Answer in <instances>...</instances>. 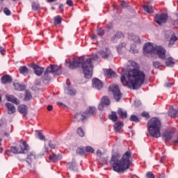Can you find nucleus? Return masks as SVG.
Listing matches in <instances>:
<instances>
[{
	"label": "nucleus",
	"mask_w": 178,
	"mask_h": 178,
	"mask_svg": "<svg viewBox=\"0 0 178 178\" xmlns=\"http://www.w3.org/2000/svg\"><path fill=\"white\" fill-rule=\"evenodd\" d=\"M120 80L123 86L133 88V90H137L144 84L145 73L138 69H134L129 72L122 69Z\"/></svg>",
	"instance_id": "obj_1"
},
{
	"label": "nucleus",
	"mask_w": 178,
	"mask_h": 178,
	"mask_svg": "<svg viewBox=\"0 0 178 178\" xmlns=\"http://www.w3.org/2000/svg\"><path fill=\"white\" fill-rule=\"evenodd\" d=\"M98 60V54H95L92 58L84 60V58H80L79 59H74L70 62V69H76L81 66L84 77L86 79H91L92 77V69H94L93 61Z\"/></svg>",
	"instance_id": "obj_2"
},
{
	"label": "nucleus",
	"mask_w": 178,
	"mask_h": 178,
	"mask_svg": "<svg viewBox=\"0 0 178 178\" xmlns=\"http://www.w3.org/2000/svg\"><path fill=\"white\" fill-rule=\"evenodd\" d=\"M131 162H133L131 152L127 151L123 154L120 160L118 159L117 156H113L110 160V165L114 172H117V173H124L125 170L130 168Z\"/></svg>",
	"instance_id": "obj_3"
},
{
	"label": "nucleus",
	"mask_w": 178,
	"mask_h": 178,
	"mask_svg": "<svg viewBox=\"0 0 178 178\" xmlns=\"http://www.w3.org/2000/svg\"><path fill=\"white\" fill-rule=\"evenodd\" d=\"M162 129V123L161 120L156 118H151L147 122V130L152 137L159 138L161 137V129Z\"/></svg>",
	"instance_id": "obj_4"
},
{
	"label": "nucleus",
	"mask_w": 178,
	"mask_h": 178,
	"mask_svg": "<svg viewBox=\"0 0 178 178\" xmlns=\"http://www.w3.org/2000/svg\"><path fill=\"white\" fill-rule=\"evenodd\" d=\"M143 54H150V55H158L160 59H165L166 50L161 46H155L152 43H146L143 46Z\"/></svg>",
	"instance_id": "obj_5"
},
{
	"label": "nucleus",
	"mask_w": 178,
	"mask_h": 178,
	"mask_svg": "<svg viewBox=\"0 0 178 178\" xmlns=\"http://www.w3.org/2000/svg\"><path fill=\"white\" fill-rule=\"evenodd\" d=\"M51 73L54 76H59L62 74V69L60 67L56 65H51L47 67L42 76L44 84H48V83L51 81V76H49V74Z\"/></svg>",
	"instance_id": "obj_6"
},
{
	"label": "nucleus",
	"mask_w": 178,
	"mask_h": 178,
	"mask_svg": "<svg viewBox=\"0 0 178 178\" xmlns=\"http://www.w3.org/2000/svg\"><path fill=\"white\" fill-rule=\"evenodd\" d=\"M110 91L113 92L114 99L117 101V102H119L120 99H122V92H120V90L119 89V86L118 85H111L109 87Z\"/></svg>",
	"instance_id": "obj_7"
},
{
	"label": "nucleus",
	"mask_w": 178,
	"mask_h": 178,
	"mask_svg": "<svg viewBox=\"0 0 178 178\" xmlns=\"http://www.w3.org/2000/svg\"><path fill=\"white\" fill-rule=\"evenodd\" d=\"M154 21L159 26H162L163 24H165V23L168 22V14L161 13V14L156 15L154 17Z\"/></svg>",
	"instance_id": "obj_8"
},
{
	"label": "nucleus",
	"mask_w": 178,
	"mask_h": 178,
	"mask_svg": "<svg viewBox=\"0 0 178 178\" xmlns=\"http://www.w3.org/2000/svg\"><path fill=\"white\" fill-rule=\"evenodd\" d=\"M109 105H111V100H109V98H108L106 96H104L102 99V102L99 105L98 109L99 111H102L104 106H108Z\"/></svg>",
	"instance_id": "obj_9"
},
{
	"label": "nucleus",
	"mask_w": 178,
	"mask_h": 178,
	"mask_svg": "<svg viewBox=\"0 0 178 178\" xmlns=\"http://www.w3.org/2000/svg\"><path fill=\"white\" fill-rule=\"evenodd\" d=\"M32 69H33L34 73L36 76H42V73H44V70H45L44 67H40L35 64L32 65Z\"/></svg>",
	"instance_id": "obj_10"
},
{
	"label": "nucleus",
	"mask_w": 178,
	"mask_h": 178,
	"mask_svg": "<svg viewBox=\"0 0 178 178\" xmlns=\"http://www.w3.org/2000/svg\"><path fill=\"white\" fill-rule=\"evenodd\" d=\"M17 151H20V154H26L29 151V145L24 142L23 143L19 144L17 146Z\"/></svg>",
	"instance_id": "obj_11"
},
{
	"label": "nucleus",
	"mask_w": 178,
	"mask_h": 178,
	"mask_svg": "<svg viewBox=\"0 0 178 178\" xmlns=\"http://www.w3.org/2000/svg\"><path fill=\"white\" fill-rule=\"evenodd\" d=\"M92 87L94 88H96V90H101V88L104 87V84L102 83V81H101V80L95 78L92 79Z\"/></svg>",
	"instance_id": "obj_12"
},
{
	"label": "nucleus",
	"mask_w": 178,
	"mask_h": 178,
	"mask_svg": "<svg viewBox=\"0 0 178 178\" xmlns=\"http://www.w3.org/2000/svg\"><path fill=\"white\" fill-rule=\"evenodd\" d=\"M86 113H77L74 115V122H83L84 119H87Z\"/></svg>",
	"instance_id": "obj_13"
},
{
	"label": "nucleus",
	"mask_w": 178,
	"mask_h": 178,
	"mask_svg": "<svg viewBox=\"0 0 178 178\" xmlns=\"http://www.w3.org/2000/svg\"><path fill=\"white\" fill-rule=\"evenodd\" d=\"M174 134L172 131H166L163 134V140L168 143V141H170L173 138Z\"/></svg>",
	"instance_id": "obj_14"
},
{
	"label": "nucleus",
	"mask_w": 178,
	"mask_h": 178,
	"mask_svg": "<svg viewBox=\"0 0 178 178\" xmlns=\"http://www.w3.org/2000/svg\"><path fill=\"white\" fill-rule=\"evenodd\" d=\"M99 54L103 59H109V58H112V53L108 49H106L104 51H100Z\"/></svg>",
	"instance_id": "obj_15"
},
{
	"label": "nucleus",
	"mask_w": 178,
	"mask_h": 178,
	"mask_svg": "<svg viewBox=\"0 0 178 178\" xmlns=\"http://www.w3.org/2000/svg\"><path fill=\"white\" fill-rule=\"evenodd\" d=\"M6 107L8 115H13V113H16V108L12 103H6Z\"/></svg>",
	"instance_id": "obj_16"
},
{
	"label": "nucleus",
	"mask_w": 178,
	"mask_h": 178,
	"mask_svg": "<svg viewBox=\"0 0 178 178\" xmlns=\"http://www.w3.org/2000/svg\"><path fill=\"white\" fill-rule=\"evenodd\" d=\"M6 98L7 101L9 102H13V104H15V105H19L20 104V100H19L17 97H15L13 95H6Z\"/></svg>",
	"instance_id": "obj_17"
},
{
	"label": "nucleus",
	"mask_w": 178,
	"mask_h": 178,
	"mask_svg": "<svg viewBox=\"0 0 178 178\" xmlns=\"http://www.w3.org/2000/svg\"><path fill=\"white\" fill-rule=\"evenodd\" d=\"M97 113V108L95 107H89L86 111L85 115H86L87 118H90V116H93Z\"/></svg>",
	"instance_id": "obj_18"
},
{
	"label": "nucleus",
	"mask_w": 178,
	"mask_h": 178,
	"mask_svg": "<svg viewBox=\"0 0 178 178\" xmlns=\"http://www.w3.org/2000/svg\"><path fill=\"white\" fill-rule=\"evenodd\" d=\"M168 115L170 118H178V108L175 109L172 106H170Z\"/></svg>",
	"instance_id": "obj_19"
},
{
	"label": "nucleus",
	"mask_w": 178,
	"mask_h": 178,
	"mask_svg": "<svg viewBox=\"0 0 178 178\" xmlns=\"http://www.w3.org/2000/svg\"><path fill=\"white\" fill-rule=\"evenodd\" d=\"M104 74L108 79H113V77H116V72L112 70V69L106 70L104 71Z\"/></svg>",
	"instance_id": "obj_20"
},
{
	"label": "nucleus",
	"mask_w": 178,
	"mask_h": 178,
	"mask_svg": "<svg viewBox=\"0 0 178 178\" xmlns=\"http://www.w3.org/2000/svg\"><path fill=\"white\" fill-rule=\"evenodd\" d=\"M27 106L24 104H21L18 106V112H19V113H22V115H24V116H26V115H27Z\"/></svg>",
	"instance_id": "obj_21"
},
{
	"label": "nucleus",
	"mask_w": 178,
	"mask_h": 178,
	"mask_svg": "<svg viewBox=\"0 0 178 178\" xmlns=\"http://www.w3.org/2000/svg\"><path fill=\"white\" fill-rule=\"evenodd\" d=\"M128 38L129 40L134 41L135 44H141V40H140V38H138L137 35H135L134 34H129L128 35Z\"/></svg>",
	"instance_id": "obj_22"
},
{
	"label": "nucleus",
	"mask_w": 178,
	"mask_h": 178,
	"mask_svg": "<svg viewBox=\"0 0 178 178\" xmlns=\"http://www.w3.org/2000/svg\"><path fill=\"white\" fill-rule=\"evenodd\" d=\"M65 92L67 95H76V90H74L70 85L65 89Z\"/></svg>",
	"instance_id": "obj_23"
},
{
	"label": "nucleus",
	"mask_w": 178,
	"mask_h": 178,
	"mask_svg": "<svg viewBox=\"0 0 178 178\" xmlns=\"http://www.w3.org/2000/svg\"><path fill=\"white\" fill-rule=\"evenodd\" d=\"M12 77L9 75H4L1 77V82L3 84H8L9 83H12Z\"/></svg>",
	"instance_id": "obj_24"
},
{
	"label": "nucleus",
	"mask_w": 178,
	"mask_h": 178,
	"mask_svg": "<svg viewBox=\"0 0 178 178\" xmlns=\"http://www.w3.org/2000/svg\"><path fill=\"white\" fill-rule=\"evenodd\" d=\"M117 113L122 119H126L127 118V111H123L122 108H118Z\"/></svg>",
	"instance_id": "obj_25"
},
{
	"label": "nucleus",
	"mask_w": 178,
	"mask_h": 178,
	"mask_svg": "<svg viewBox=\"0 0 178 178\" xmlns=\"http://www.w3.org/2000/svg\"><path fill=\"white\" fill-rule=\"evenodd\" d=\"M60 159H62V156L60 154H56L53 153L52 155L49 156V160L51 162H56V161H60Z\"/></svg>",
	"instance_id": "obj_26"
},
{
	"label": "nucleus",
	"mask_w": 178,
	"mask_h": 178,
	"mask_svg": "<svg viewBox=\"0 0 178 178\" xmlns=\"http://www.w3.org/2000/svg\"><path fill=\"white\" fill-rule=\"evenodd\" d=\"M123 126H124V124L122 122H115L114 124L115 131H116L117 133H119V131H120V130L122 129V127H123Z\"/></svg>",
	"instance_id": "obj_27"
},
{
	"label": "nucleus",
	"mask_w": 178,
	"mask_h": 178,
	"mask_svg": "<svg viewBox=\"0 0 178 178\" xmlns=\"http://www.w3.org/2000/svg\"><path fill=\"white\" fill-rule=\"evenodd\" d=\"M165 65L168 67H173L175 66V60L172 58L169 57L165 60Z\"/></svg>",
	"instance_id": "obj_28"
},
{
	"label": "nucleus",
	"mask_w": 178,
	"mask_h": 178,
	"mask_svg": "<svg viewBox=\"0 0 178 178\" xmlns=\"http://www.w3.org/2000/svg\"><path fill=\"white\" fill-rule=\"evenodd\" d=\"M108 118L110 120H112V122H116V120H118V115L116 114V112L112 111L111 114L108 115Z\"/></svg>",
	"instance_id": "obj_29"
},
{
	"label": "nucleus",
	"mask_w": 178,
	"mask_h": 178,
	"mask_svg": "<svg viewBox=\"0 0 178 178\" xmlns=\"http://www.w3.org/2000/svg\"><path fill=\"white\" fill-rule=\"evenodd\" d=\"M34 159H35V155L31 152L29 153L26 159L28 163H31V161H34Z\"/></svg>",
	"instance_id": "obj_30"
},
{
	"label": "nucleus",
	"mask_w": 178,
	"mask_h": 178,
	"mask_svg": "<svg viewBox=\"0 0 178 178\" xmlns=\"http://www.w3.org/2000/svg\"><path fill=\"white\" fill-rule=\"evenodd\" d=\"M19 70L21 74H29V68H27L26 66L20 67Z\"/></svg>",
	"instance_id": "obj_31"
},
{
	"label": "nucleus",
	"mask_w": 178,
	"mask_h": 178,
	"mask_svg": "<svg viewBox=\"0 0 178 178\" xmlns=\"http://www.w3.org/2000/svg\"><path fill=\"white\" fill-rule=\"evenodd\" d=\"M143 9L147 13H154V9L152 6L145 5L143 6Z\"/></svg>",
	"instance_id": "obj_32"
},
{
	"label": "nucleus",
	"mask_w": 178,
	"mask_h": 178,
	"mask_svg": "<svg viewBox=\"0 0 178 178\" xmlns=\"http://www.w3.org/2000/svg\"><path fill=\"white\" fill-rule=\"evenodd\" d=\"M58 144L56 141H51V140L49 141V147L51 149H55V148H58Z\"/></svg>",
	"instance_id": "obj_33"
},
{
	"label": "nucleus",
	"mask_w": 178,
	"mask_h": 178,
	"mask_svg": "<svg viewBox=\"0 0 178 178\" xmlns=\"http://www.w3.org/2000/svg\"><path fill=\"white\" fill-rule=\"evenodd\" d=\"M14 88L17 91H23L24 90V86L20 85L19 83H14Z\"/></svg>",
	"instance_id": "obj_34"
},
{
	"label": "nucleus",
	"mask_w": 178,
	"mask_h": 178,
	"mask_svg": "<svg viewBox=\"0 0 178 178\" xmlns=\"http://www.w3.org/2000/svg\"><path fill=\"white\" fill-rule=\"evenodd\" d=\"M119 38H123V33L120 31L116 33V34L112 37L111 40H119Z\"/></svg>",
	"instance_id": "obj_35"
},
{
	"label": "nucleus",
	"mask_w": 178,
	"mask_h": 178,
	"mask_svg": "<svg viewBox=\"0 0 178 178\" xmlns=\"http://www.w3.org/2000/svg\"><path fill=\"white\" fill-rule=\"evenodd\" d=\"M176 41H177V37H176V35L173 33L169 42V44H168L169 47H170V45H173V44H175Z\"/></svg>",
	"instance_id": "obj_36"
},
{
	"label": "nucleus",
	"mask_w": 178,
	"mask_h": 178,
	"mask_svg": "<svg viewBox=\"0 0 178 178\" xmlns=\"http://www.w3.org/2000/svg\"><path fill=\"white\" fill-rule=\"evenodd\" d=\"M129 120L131 122H136V123H138V122H140V118L136 116V115H131Z\"/></svg>",
	"instance_id": "obj_37"
},
{
	"label": "nucleus",
	"mask_w": 178,
	"mask_h": 178,
	"mask_svg": "<svg viewBox=\"0 0 178 178\" xmlns=\"http://www.w3.org/2000/svg\"><path fill=\"white\" fill-rule=\"evenodd\" d=\"M76 154L77 155H84V154H86V149H84V148L78 147L76 149Z\"/></svg>",
	"instance_id": "obj_38"
},
{
	"label": "nucleus",
	"mask_w": 178,
	"mask_h": 178,
	"mask_svg": "<svg viewBox=\"0 0 178 178\" xmlns=\"http://www.w3.org/2000/svg\"><path fill=\"white\" fill-rule=\"evenodd\" d=\"M32 98L31 93L29 90H26L25 92V101H30V99Z\"/></svg>",
	"instance_id": "obj_39"
},
{
	"label": "nucleus",
	"mask_w": 178,
	"mask_h": 178,
	"mask_svg": "<svg viewBox=\"0 0 178 178\" xmlns=\"http://www.w3.org/2000/svg\"><path fill=\"white\" fill-rule=\"evenodd\" d=\"M54 23L56 24H60L62 23V17L60 16H56L54 18Z\"/></svg>",
	"instance_id": "obj_40"
},
{
	"label": "nucleus",
	"mask_w": 178,
	"mask_h": 178,
	"mask_svg": "<svg viewBox=\"0 0 178 178\" xmlns=\"http://www.w3.org/2000/svg\"><path fill=\"white\" fill-rule=\"evenodd\" d=\"M130 52H132V54H138V49L136 48V45L132 44L131 45Z\"/></svg>",
	"instance_id": "obj_41"
},
{
	"label": "nucleus",
	"mask_w": 178,
	"mask_h": 178,
	"mask_svg": "<svg viewBox=\"0 0 178 178\" xmlns=\"http://www.w3.org/2000/svg\"><path fill=\"white\" fill-rule=\"evenodd\" d=\"M67 166L69 169H71V170H76V164L75 163H68Z\"/></svg>",
	"instance_id": "obj_42"
},
{
	"label": "nucleus",
	"mask_w": 178,
	"mask_h": 178,
	"mask_svg": "<svg viewBox=\"0 0 178 178\" xmlns=\"http://www.w3.org/2000/svg\"><path fill=\"white\" fill-rule=\"evenodd\" d=\"M3 12L4 15H6V16H10L12 15L10 10H9V8H5L3 10Z\"/></svg>",
	"instance_id": "obj_43"
},
{
	"label": "nucleus",
	"mask_w": 178,
	"mask_h": 178,
	"mask_svg": "<svg viewBox=\"0 0 178 178\" xmlns=\"http://www.w3.org/2000/svg\"><path fill=\"white\" fill-rule=\"evenodd\" d=\"M77 134H79L80 137H84V131H83V129H81V127L78 128Z\"/></svg>",
	"instance_id": "obj_44"
},
{
	"label": "nucleus",
	"mask_w": 178,
	"mask_h": 178,
	"mask_svg": "<svg viewBox=\"0 0 178 178\" xmlns=\"http://www.w3.org/2000/svg\"><path fill=\"white\" fill-rule=\"evenodd\" d=\"M126 47V43L125 42H122L121 44H120L118 46H117V51H118V52H120V51H122V48Z\"/></svg>",
	"instance_id": "obj_45"
},
{
	"label": "nucleus",
	"mask_w": 178,
	"mask_h": 178,
	"mask_svg": "<svg viewBox=\"0 0 178 178\" xmlns=\"http://www.w3.org/2000/svg\"><path fill=\"white\" fill-rule=\"evenodd\" d=\"M153 66L156 68V69H159V67H161V66H162V64L158 61H154L153 62Z\"/></svg>",
	"instance_id": "obj_46"
},
{
	"label": "nucleus",
	"mask_w": 178,
	"mask_h": 178,
	"mask_svg": "<svg viewBox=\"0 0 178 178\" xmlns=\"http://www.w3.org/2000/svg\"><path fill=\"white\" fill-rule=\"evenodd\" d=\"M11 152H13V154H20V151H17V146L12 147Z\"/></svg>",
	"instance_id": "obj_47"
},
{
	"label": "nucleus",
	"mask_w": 178,
	"mask_h": 178,
	"mask_svg": "<svg viewBox=\"0 0 178 178\" xmlns=\"http://www.w3.org/2000/svg\"><path fill=\"white\" fill-rule=\"evenodd\" d=\"M32 8L33 9V10H38V9H40V4L37 3H33Z\"/></svg>",
	"instance_id": "obj_48"
},
{
	"label": "nucleus",
	"mask_w": 178,
	"mask_h": 178,
	"mask_svg": "<svg viewBox=\"0 0 178 178\" xmlns=\"http://www.w3.org/2000/svg\"><path fill=\"white\" fill-rule=\"evenodd\" d=\"M38 137L39 140L45 141V136L41 134V132L38 131Z\"/></svg>",
	"instance_id": "obj_49"
},
{
	"label": "nucleus",
	"mask_w": 178,
	"mask_h": 178,
	"mask_svg": "<svg viewBox=\"0 0 178 178\" xmlns=\"http://www.w3.org/2000/svg\"><path fill=\"white\" fill-rule=\"evenodd\" d=\"M97 34L98 35H104V34H105V31H104V29H102V28H100L99 30H97Z\"/></svg>",
	"instance_id": "obj_50"
},
{
	"label": "nucleus",
	"mask_w": 178,
	"mask_h": 178,
	"mask_svg": "<svg viewBox=\"0 0 178 178\" xmlns=\"http://www.w3.org/2000/svg\"><path fill=\"white\" fill-rule=\"evenodd\" d=\"M141 115L143 116V118H145L146 119H149V113L145 111L143 112Z\"/></svg>",
	"instance_id": "obj_51"
},
{
	"label": "nucleus",
	"mask_w": 178,
	"mask_h": 178,
	"mask_svg": "<svg viewBox=\"0 0 178 178\" xmlns=\"http://www.w3.org/2000/svg\"><path fill=\"white\" fill-rule=\"evenodd\" d=\"M86 152H91L92 154L94 152V149L90 146L86 147Z\"/></svg>",
	"instance_id": "obj_52"
},
{
	"label": "nucleus",
	"mask_w": 178,
	"mask_h": 178,
	"mask_svg": "<svg viewBox=\"0 0 178 178\" xmlns=\"http://www.w3.org/2000/svg\"><path fill=\"white\" fill-rule=\"evenodd\" d=\"M147 178H155V175H154V173H152V172H149L147 173Z\"/></svg>",
	"instance_id": "obj_53"
},
{
	"label": "nucleus",
	"mask_w": 178,
	"mask_h": 178,
	"mask_svg": "<svg viewBox=\"0 0 178 178\" xmlns=\"http://www.w3.org/2000/svg\"><path fill=\"white\" fill-rule=\"evenodd\" d=\"M67 5H68L69 6H73V1L72 0H67L66 1Z\"/></svg>",
	"instance_id": "obj_54"
},
{
	"label": "nucleus",
	"mask_w": 178,
	"mask_h": 178,
	"mask_svg": "<svg viewBox=\"0 0 178 178\" xmlns=\"http://www.w3.org/2000/svg\"><path fill=\"white\" fill-rule=\"evenodd\" d=\"M0 52L1 55H5V48L0 47Z\"/></svg>",
	"instance_id": "obj_55"
},
{
	"label": "nucleus",
	"mask_w": 178,
	"mask_h": 178,
	"mask_svg": "<svg viewBox=\"0 0 178 178\" xmlns=\"http://www.w3.org/2000/svg\"><path fill=\"white\" fill-rule=\"evenodd\" d=\"M121 6H122V8H127V3H126V1H122V2L121 3Z\"/></svg>",
	"instance_id": "obj_56"
},
{
	"label": "nucleus",
	"mask_w": 178,
	"mask_h": 178,
	"mask_svg": "<svg viewBox=\"0 0 178 178\" xmlns=\"http://www.w3.org/2000/svg\"><path fill=\"white\" fill-rule=\"evenodd\" d=\"M59 10H60V12H63V4L59 5Z\"/></svg>",
	"instance_id": "obj_57"
},
{
	"label": "nucleus",
	"mask_w": 178,
	"mask_h": 178,
	"mask_svg": "<svg viewBox=\"0 0 178 178\" xmlns=\"http://www.w3.org/2000/svg\"><path fill=\"white\" fill-rule=\"evenodd\" d=\"M52 109H54V107L51 105H49L47 106V111H52Z\"/></svg>",
	"instance_id": "obj_58"
},
{
	"label": "nucleus",
	"mask_w": 178,
	"mask_h": 178,
	"mask_svg": "<svg viewBox=\"0 0 178 178\" xmlns=\"http://www.w3.org/2000/svg\"><path fill=\"white\" fill-rule=\"evenodd\" d=\"M97 155L98 156H101V155H102V152H101V150H97Z\"/></svg>",
	"instance_id": "obj_59"
},
{
	"label": "nucleus",
	"mask_w": 178,
	"mask_h": 178,
	"mask_svg": "<svg viewBox=\"0 0 178 178\" xmlns=\"http://www.w3.org/2000/svg\"><path fill=\"white\" fill-rule=\"evenodd\" d=\"M57 105H60V106H65V104H63V103L61 102H57Z\"/></svg>",
	"instance_id": "obj_60"
},
{
	"label": "nucleus",
	"mask_w": 178,
	"mask_h": 178,
	"mask_svg": "<svg viewBox=\"0 0 178 178\" xmlns=\"http://www.w3.org/2000/svg\"><path fill=\"white\" fill-rule=\"evenodd\" d=\"M97 35H92V40H97Z\"/></svg>",
	"instance_id": "obj_61"
},
{
	"label": "nucleus",
	"mask_w": 178,
	"mask_h": 178,
	"mask_svg": "<svg viewBox=\"0 0 178 178\" xmlns=\"http://www.w3.org/2000/svg\"><path fill=\"white\" fill-rule=\"evenodd\" d=\"M165 86L167 87H172V86H173V83H167V84H165Z\"/></svg>",
	"instance_id": "obj_62"
},
{
	"label": "nucleus",
	"mask_w": 178,
	"mask_h": 178,
	"mask_svg": "<svg viewBox=\"0 0 178 178\" xmlns=\"http://www.w3.org/2000/svg\"><path fill=\"white\" fill-rule=\"evenodd\" d=\"M49 148L47 147V146H44V151L45 152H48Z\"/></svg>",
	"instance_id": "obj_63"
},
{
	"label": "nucleus",
	"mask_w": 178,
	"mask_h": 178,
	"mask_svg": "<svg viewBox=\"0 0 178 178\" xmlns=\"http://www.w3.org/2000/svg\"><path fill=\"white\" fill-rule=\"evenodd\" d=\"M46 1H47V2H55L58 0H46Z\"/></svg>",
	"instance_id": "obj_64"
}]
</instances>
